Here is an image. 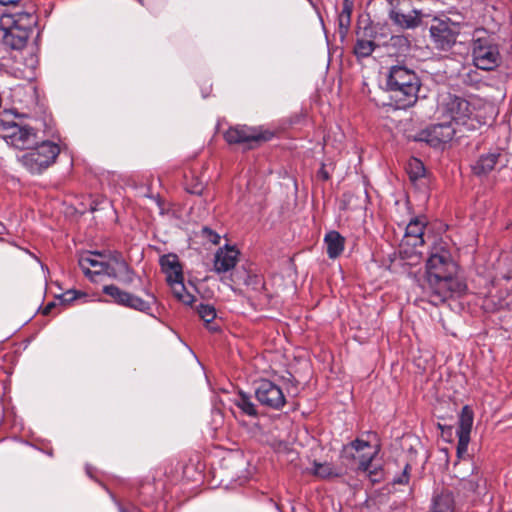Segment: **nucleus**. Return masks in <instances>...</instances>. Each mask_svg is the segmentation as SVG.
<instances>
[{"label": "nucleus", "instance_id": "f257e3e1", "mask_svg": "<svg viewBox=\"0 0 512 512\" xmlns=\"http://www.w3.org/2000/svg\"><path fill=\"white\" fill-rule=\"evenodd\" d=\"M424 288L434 305L459 296L466 284L458 277V265L443 242L435 243L425 263Z\"/></svg>", "mask_w": 512, "mask_h": 512}, {"label": "nucleus", "instance_id": "c756f323", "mask_svg": "<svg viewBox=\"0 0 512 512\" xmlns=\"http://www.w3.org/2000/svg\"><path fill=\"white\" fill-rule=\"evenodd\" d=\"M197 312L200 318L206 323L207 328L210 331H216L217 327L211 325L212 321L216 317L215 308L209 304H200L197 308Z\"/></svg>", "mask_w": 512, "mask_h": 512}, {"label": "nucleus", "instance_id": "72a5a7b5", "mask_svg": "<svg viewBox=\"0 0 512 512\" xmlns=\"http://www.w3.org/2000/svg\"><path fill=\"white\" fill-rule=\"evenodd\" d=\"M114 273L116 274V268L114 266V257L113 252H108L106 263L103 270V275H107L111 278H114Z\"/></svg>", "mask_w": 512, "mask_h": 512}, {"label": "nucleus", "instance_id": "a211bd4d", "mask_svg": "<svg viewBox=\"0 0 512 512\" xmlns=\"http://www.w3.org/2000/svg\"><path fill=\"white\" fill-rule=\"evenodd\" d=\"M511 303V295L506 289L490 291L482 301V308L488 313H494L507 308Z\"/></svg>", "mask_w": 512, "mask_h": 512}, {"label": "nucleus", "instance_id": "393cba45", "mask_svg": "<svg viewBox=\"0 0 512 512\" xmlns=\"http://www.w3.org/2000/svg\"><path fill=\"white\" fill-rule=\"evenodd\" d=\"M499 157L500 153L496 152L482 155L473 167L475 174L482 175L491 172L498 163Z\"/></svg>", "mask_w": 512, "mask_h": 512}, {"label": "nucleus", "instance_id": "79ce46f5", "mask_svg": "<svg viewBox=\"0 0 512 512\" xmlns=\"http://www.w3.org/2000/svg\"><path fill=\"white\" fill-rule=\"evenodd\" d=\"M20 0H0L1 5H14L18 3Z\"/></svg>", "mask_w": 512, "mask_h": 512}, {"label": "nucleus", "instance_id": "ea45409f", "mask_svg": "<svg viewBox=\"0 0 512 512\" xmlns=\"http://www.w3.org/2000/svg\"><path fill=\"white\" fill-rule=\"evenodd\" d=\"M56 304L54 302H49L42 310L44 315H48L54 308Z\"/></svg>", "mask_w": 512, "mask_h": 512}, {"label": "nucleus", "instance_id": "2f4dec72", "mask_svg": "<svg viewBox=\"0 0 512 512\" xmlns=\"http://www.w3.org/2000/svg\"><path fill=\"white\" fill-rule=\"evenodd\" d=\"M376 44L371 40L359 39L354 46V54L358 58L369 57L375 50Z\"/></svg>", "mask_w": 512, "mask_h": 512}, {"label": "nucleus", "instance_id": "c03bdc74", "mask_svg": "<svg viewBox=\"0 0 512 512\" xmlns=\"http://www.w3.org/2000/svg\"><path fill=\"white\" fill-rule=\"evenodd\" d=\"M119 510H120V512H141L140 510H138L135 507H133L131 511H128L127 509H125L123 507H120Z\"/></svg>", "mask_w": 512, "mask_h": 512}, {"label": "nucleus", "instance_id": "4c0bfd02", "mask_svg": "<svg viewBox=\"0 0 512 512\" xmlns=\"http://www.w3.org/2000/svg\"><path fill=\"white\" fill-rule=\"evenodd\" d=\"M187 191L191 194L200 195L203 191V185L201 183H197L192 187H188Z\"/></svg>", "mask_w": 512, "mask_h": 512}, {"label": "nucleus", "instance_id": "1a4fd4ad", "mask_svg": "<svg viewBox=\"0 0 512 512\" xmlns=\"http://www.w3.org/2000/svg\"><path fill=\"white\" fill-rule=\"evenodd\" d=\"M425 226V222L419 218H414L408 223L400 243V252L404 257L417 259L420 257L421 252L418 251V248L424 245Z\"/></svg>", "mask_w": 512, "mask_h": 512}, {"label": "nucleus", "instance_id": "423d86ee", "mask_svg": "<svg viewBox=\"0 0 512 512\" xmlns=\"http://www.w3.org/2000/svg\"><path fill=\"white\" fill-rule=\"evenodd\" d=\"M439 108L442 116L450 120L453 126L467 125L474 110L467 99L450 93L442 96Z\"/></svg>", "mask_w": 512, "mask_h": 512}, {"label": "nucleus", "instance_id": "dca6fc26", "mask_svg": "<svg viewBox=\"0 0 512 512\" xmlns=\"http://www.w3.org/2000/svg\"><path fill=\"white\" fill-rule=\"evenodd\" d=\"M37 23V16L33 12H17L5 14L0 20V27H13L15 30H21L31 34L33 27Z\"/></svg>", "mask_w": 512, "mask_h": 512}, {"label": "nucleus", "instance_id": "c85d7f7f", "mask_svg": "<svg viewBox=\"0 0 512 512\" xmlns=\"http://www.w3.org/2000/svg\"><path fill=\"white\" fill-rule=\"evenodd\" d=\"M432 512H454L452 497L448 494H441L435 497Z\"/></svg>", "mask_w": 512, "mask_h": 512}, {"label": "nucleus", "instance_id": "6e6552de", "mask_svg": "<svg viewBox=\"0 0 512 512\" xmlns=\"http://www.w3.org/2000/svg\"><path fill=\"white\" fill-rule=\"evenodd\" d=\"M0 131L6 143L17 149H32L38 143L36 131L28 126L0 119Z\"/></svg>", "mask_w": 512, "mask_h": 512}, {"label": "nucleus", "instance_id": "a19ab883", "mask_svg": "<svg viewBox=\"0 0 512 512\" xmlns=\"http://www.w3.org/2000/svg\"><path fill=\"white\" fill-rule=\"evenodd\" d=\"M64 297L63 301H71L76 298V291H68L64 294Z\"/></svg>", "mask_w": 512, "mask_h": 512}, {"label": "nucleus", "instance_id": "a18cd8bd", "mask_svg": "<svg viewBox=\"0 0 512 512\" xmlns=\"http://www.w3.org/2000/svg\"><path fill=\"white\" fill-rule=\"evenodd\" d=\"M4 230H5V227L0 223V234H2Z\"/></svg>", "mask_w": 512, "mask_h": 512}, {"label": "nucleus", "instance_id": "cd10ccee", "mask_svg": "<svg viewBox=\"0 0 512 512\" xmlns=\"http://www.w3.org/2000/svg\"><path fill=\"white\" fill-rule=\"evenodd\" d=\"M312 473L323 479L340 476V472L330 463L314 462Z\"/></svg>", "mask_w": 512, "mask_h": 512}, {"label": "nucleus", "instance_id": "aec40b11", "mask_svg": "<svg viewBox=\"0 0 512 512\" xmlns=\"http://www.w3.org/2000/svg\"><path fill=\"white\" fill-rule=\"evenodd\" d=\"M3 35L2 40L6 46L12 49L20 50L25 47L30 33L21 30H15L11 25L9 27H0Z\"/></svg>", "mask_w": 512, "mask_h": 512}, {"label": "nucleus", "instance_id": "c9c22d12", "mask_svg": "<svg viewBox=\"0 0 512 512\" xmlns=\"http://www.w3.org/2000/svg\"><path fill=\"white\" fill-rule=\"evenodd\" d=\"M202 235L204 238H206L209 242H211L214 245H217L220 243L221 236L208 227H204L202 229Z\"/></svg>", "mask_w": 512, "mask_h": 512}, {"label": "nucleus", "instance_id": "e433bc0d", "mask_svg": "<svg viewBox=\"0 0 512 512\" xmlns=\"http://www.w3.org/2000/svg\"><path fill=\"white\" fill-rule=\"evenodd\" d=\"M410 465L409 464H406L404 469H403V472L400 476L394 478L393 482L395 484H400V485H404V484H407L409 482V471H410Z\"/></svg>", "mask_w": 512, "mask_h": 512}, {"label": "nucleus", "instance_id": "bb28decb", "mask_svg": "<svg viewBox=\"0 0 512 512\" xmlns=\"http://www.w3.org/2000/svg\"><path fill=\"white\" fill-rule=\"evenodd\" d=\"M172 289L174 296L186 305H191L194 302V296L186 291L184 285V277L168 283Z\"/></svg>", "mask_w": 512, "mask_h": 512}, {"label": "nucleus", "instance_id": "a878e982", "mask_svg": "<svg viewBox=\"0 0 512 512\" xmlns=\"http://www.w3.org/2000/svg\"><path fill=\"white\" fill-rule=\"evenodd\" d=\"M474 414L469 406H464L459 415L457 435H468L470 436L472 425H473Z\"/></svg>", "mask_w": 512, "mask_h": 512}, {"label": "nucleus", "instance_id": "2eb2a0df", "mask_svg": "<svg viewBox=\"0 0 512 512\" xmlns=\"http://www.w3.org/2000/svg\"><path fill=\"white\" fill-rule=\"evenodd\" d=\"M239 254L235 246L226 244L219 248L214 255L213 270L218 274L231 271L238 262Z\"/></svg>", "mask_w": 512, "mask_h": 512}, {"label": "nucleus", "instance_id": "ddd939ff", "mask_svg": "<svg viewBox=\"0 0 512 512\" xmlns=\"http://www.w3.org/2000/svg\"><path fill=\"white\" fill-rule=\"evenodd\" d=\"M104 294L110 296L114 303L131 308L140 312L148 313L151 304L142 298L120 289L116 285H106L103 287Z\"/></svg>", "mask_w": 512, "mask_h": 512}, {"label": "nucleus", "instance_id": "4be33fe9", "mask_svg": "<svg viewBox=\"0 0 512 512\" xmlns=\"http://www.w3.org/2000/svg\"><path fill=\"white\" fill-rule=\"evenodd\" d=\"M114 257V266L116 268V274L114 273V279L119 282L129 285L134 280V271L127 264V262L122 257L121 253L113 251Z\"/></svg>", "mask_w": 512, "mask_h": 512}, {"label": "nucleus", "instance_id": "9b49d317", "mask_svg": "<svg viewBox=\"0 0 512 512\" xmlns=\"http://www.w3.org/2000/svg\"><path fill=\"white\" fill-rule=\"evenodd\" d=\"M255 396L261 405L271 409L279 410L286 404L281 387L267 379H261L256 383Z\"/></svg>", "mask_w": 512, "mask_h": 512}, {"label": "nucleus", "instance_id": "20e7f679", "mask_svg": "<svg viewBox=\"0 0 512 512\" xmlns=\"http://www.w3.org/2000/svg\"><path fill=\"white\" fill-rule=\"evenodd\" d=\"M59 153L57 144L43 141L22 155L20 161L31 173H40L55 161Z\"/></svg>", "mask_w": 512, "mask_h": 512}, {"label": "nucleus", "instance_id": "412c9836", "mask_svg": "<svg viewBox=\"0 0 512 512\" xmlns=\"http://www.w3.org/2000/svg\"><path fill=\"white\" fill-rule=\"evenodd\" d=\"M326 252L330 259L338 258L345 248V238L335 230L329 231L324 236Z\"/></svg>", "mask_w": 512, "mask_h": 512}, {"label": "nucleus", "instance_id": "7c9ffc66", "mask_svg": "<svg viewBox=\"0 0 512 512\" xmlns=\"http://www.w3.org/2000/svg\"><path fill=\"white\" fill-rule=\"evenodd\" d=\"M406 172L412 181H416L425 174L424 164L417 158H411L406 165Z\"/></svg>", "mask_w": 512, "mask_h": 512}, {"label": "nucleus", "instance_id": "39448f33", "mask_svg": "<svg viewBox=\"0 0 512 512\" xmlns=\"http://www.w3.org/2000/svg\"><path fill=\"white\" fill-rule=\"evenodd\" d=\"M472 60L478 69L494 70L501 62L498 45L490 37L474 39L472 42Z\"/></svg>", "mask_w": 512, "mask_h": 512}, {"label": "nucleus", "instance_id": "f8f14e48", "mask_svg": "<svg viewBox=\"0 0 512 512\" xmlns=\"http://www.w3.org/2000/svg\"><path fill=\"white\" fill-rule=\"evenodd\" d=\"M430 35L437 48L447 50L456 42L458 27L450 19L434 18L430 26Z\"/></svg>", "mask_w": 512, "mask_h": 512}, {"label": "nucleus", "instance_id": "37998d69", "mask_svg": "<svg viewBox=\"0 0 512 512\" xmlns=\"http://www.w3.org/2000/svg\"><path fill=\"white\" fill-rule=\"evenodd\" d=\"M249 279L257 285H262V281L258 276L249 277Z\"/></svg>", "mask_w": 512, "mask_h": 512}, {"label": "nucleus", "instance_id": "4468645a", "mask_svg": "<svg viewBox=\"0 0 512 512\" xmlns=\"http://www.w3.org/2000/svg\"><path fill=\"white\" fill-rule=\"evenodd\" d=\"M271 134L262 133L258 128L248 127L246 125H236L227 129L224 133V139L229 144H243L270 139Z\"/></svg>", "mask_w": 512, "mask_h": 512}, {"label": "nucleus", "instance_id": "5701e85b", "mask_svg": "<svg viewBox=\"0 0 512 512\" xmlns=\"http://www.w3.org/2000/svg\"><path fill=\"white\" fill-rule=\"evenodd\" d=\"M233 404L238 407L241 412L249 417H257V407L251 399V396L243 391H239L238 394L232 399Z\"/></svg>", "mask_w": 512, "mask_h": 512}, {"label": "nucleus", "instance_id": "f3484780", "mask_svg": "<svg viewBox=\"0 0 512 512\" xmlns=\"http://www.w3.org/2000/svg\"><path fill=\"white\" fill-rule=\"evenodd\" d=\"M106 259L104 252H87L80 257L79 266L86 276L94 280V276L102 275Z\"/></svg>", "mask_w": 512, "mask_h": 512}, {"label": "nucleus", "instance_id": "9d476101", "mask_svg": "<svg viewBox=\"0 0 512 512\" xmlns=\"http://www.w3.org/2000/svg\"><path fill=\"white\" fill-rule=\"evenodd\" d=\"M456 134V128L451 122L432 125L421 130L414 137L415 141L424 142L433 148H441L452 140Z\"/></svg>", "mask_w": 512, "mask_h": 512}, {"label": "nucleus", "instance_id": "473e14b6", "mask_svg": "<svg viewBox=\"0 0 512 512\" xmlns=\"http://www.w3.org/2000/svg\"><path fill=\"white\" fill-rule=\"evenodd\" d=\"M22 92L29 97L26 107L28 109L32 108L36 104V101H37L35 87L29 86L27 88H19L16 90V95H20Z\"/></svg>", "mask_w": 512, "mask_h": 512}, {"label": "nucleus", "instance_id": "b1692460", "mask_svg": "<svg viewBox=\"0 0 512 512\" xmlns=\"http://www.w3.org/2000/svg\"><path fill=\"white\" fill-rule=\"evenodd\" d=\"M353 7V0H343L342 10L338 15L339 34L341 37H345L349 31Z\"/></svg>", "mask_w": 512, "mask_h": 512}, {"label": "nucleus", "instance_id": "0eeeda50", "mask_svg": "<svg viewBox=\"0 0 512 512\" xmlns=\"http://www.w3.org/2000/svg\"><path fill=\"white\" fill-rule=\"evenodd\" d=\"M413 2L414 0H389V18L394 25L401 29H414L420 26L422 18L427 15L417 9Z\"/></svg>", "mask_w": 512, "mask_h": 512}, {"label": "nucleus", "instance_id": "7ed1b4c3", "mask_svg": "<svg viewBox=\"0 0 512 512\" xmlns=\"http://www.w3.org/2000/svg\"><path fill=\"white\" fill-rule=\"evenodd\" d=\"M379 451L378 445H372L369 441L357 438L343 446L341 455L345 460L357 465L358 471L369 473L372 481H376L372 477L374 472L370 468Z\"/></svg>", "mask_w": 512, "mask_h": 512}, {"label": "nucleus", "instance_id": "f03ea898", "mask_svg": "<svg viewBox=\"0 0 512 512\" xmlns=\"http://www.w3.org/2000/svg\"><path fill=\"white\" fill-rule=\"evenodd\" d=\"M386 85L394 94L398 106L406 108L416 103L421 82L414 70L403 65H395L389 70Z\"/></svg>", "mask_w": 512, "mask_h": 512}, {"label": "nucleus", "instance_id": "58836bf2", "mask_svg": "<svg viewBox=\"0 0 512 512\" xmlns=\"http://www.w3.org/2000/svg\"><path fill=\"white\" fill-rule=\"evenodd\" d=\"M318 176H319L322 180H324V181H326V180H328V179H329V177H330V176H329L328 172L325 170V166H324V165H322V167L319 169V171H318Z\"/></svg>", "mask_w": 512, "mask_h": 512}, {"label": "nucleus", "instance_id": "f704fd0d", "mask_svg": "<svg viewBox=\"0 0 512 512\" xmlns=\"http://www.w3.org/2000/svg\"><path fill=\"white\" fill-rule=\"evenodd\" d=\"M458 443H457V454L461 457L468 450V445L470 442V436L468 435H457Z\"/></svg>", "mask_w": 512, "mask_h": 512}, {"label": "nucleus", "instance_id": "49530a36", "mask_svg": "<svg viewBox=\"0 0 512 512\" xmlns=\"http://www.w3.org/2000/svg\"><path fill=\"white\" fill-rule=\"evenodd\" d=\"M140 3L142 2V0H138Z\"/></svg>", "mask_w": 512, "mask_h": 512}, {"label": "nucleus", "instance_id": "6ab92c4d", "mask_svg": "<svg viewBox=\"0 0 512 512\" xmlns=\"http://www.w3.org/2000/svg\"><path fill=\"white\" fill-rule=\"evenodd\" d=\"M161 271L166 276L167 283L183 278V267L174 253L162 255L159 259Z\"/></svg>", "mask_w": 512, "mask_h": 512}]
</instances>
